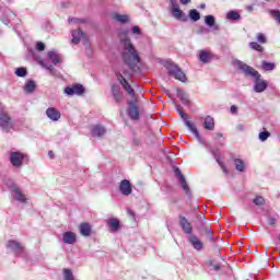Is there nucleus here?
Instances as JSON below:
<instances>
[{
  "label": "nucleus",
  "instance_id": "f257e3e1",
  "mask_svg": "<svg viewBox=\"0 0 280 280\" xmlns=\"http://www.w3.org/2000/svg\"><path fill=\"white\" fill-rule=\"evenodd\" d=\"M120 56L122 62L128 66L131 71H139V65L141 63V57L139 51L132 44L130 37H120Z\"/></svg>",
  "mask_w": 280,
  "mask_h": 280
},
{
  "label": "nucleus",
  "instance_id": "f03ea898",
  "mask_svg": "<svg viewBox=\"0 0 280 280\" xmlns=\"http://www.w3.org/2000/svg\"><path fill=\"white\" fill-rule=\"evenodd\" d=\"M233 67H235V69H237L238 71H242L244 75H248L249 78L255 79V84H254L255 93H264V91L268 89V83H266L261 79V74L259 73V71L255 70V68L244 63V61L240 59H235L233 61Z\"/></svg>",
  "mask_w": 280,
  "mask_h": 280
},
{
  "label": "nucleus",
  "instance_id": "7ed1b4c3",
  "mask_svg": "<svg viewBox=\"0 0 280 280\" xmlns=\"http://www.w3.org/2000/svg\"><path fill=\"white\" fill-rule=\"evenodd\" d=\"M164 67L167 69L168 75H172V78H175V80H179V82H187V75L185 72H183L178 65L172 61H166Z\"/></svg>",
  "mask_w": 280,
  "mask_h": 280
},
{
  "label": "nucleus",
  "instance_id": "20e7f679",
  "mask_svg": "<svg viewBox=\"0 0 280 280\" xmlns=\"http://www.w3.org/2000/svg\"><path fill=\"white\" fill-rule=\"evenodd\" d=\"M170 12L176 21H182L183 23H187V21H189V18L183 12V10H180V5L176 0L170 1Z\"/></svg>",
  "mask_w": 280,
  "mask_h": 280
},
{
  "label": "nucleus",
  "instance_id": "39448f33",
  "mask_svg": "<svg viewBox=\"0 0 280 280\" xmlns=\"http://www.w3.org/2000/svg\"><path fill=\"white\" fill-rule=\"evenodd\" d=\"M27 159V154L20 151H11L9 153V161L13 167H23V163Z\"/></svg>",
  "mask_w": 280,
  "mask_h": 280
},
{
  "label": "nucleus",
  "instance_id": "423d86ee",
  "mask_svg": "<svg viewBox=\"0 0 280 280\" xmlns=\"http://www.w3.org/2000/svg\"><path fill=\"white\" fill-rule=\"evenodd\" d=\"M0 128L2 132H10L14 128L12 117L5 110L0 112Z\"/></svg>",
  "mask_w": 280,
  "mask_h": 280
},
{
  "label": "nucleus",
  "instance_id": "0eeeda50",
  "mask_svg": "<svg viewBox=\"0 0 280 280\" xmlns=\"http://www.w3.org/2000/svg\"><path fill=\"white\" fill-rule=\"evenodd\" d=\"M178 115L184 120V124L188 128V130H190L194 133L197 141H199V143H202V137H200V132H198V128H196V125H194V122L187 120V114H185V112L183 110H179Z\"/></svg>",
  "mask_w": 280,
  "mask_h": 280
},
{
  "label": "nucleus",
  "instance_id": "6e6552de",
  "mask_svg": "<svg viewBox=\"0 0 280 280\" xmlns=\"http://www.w3.org/2000/svg\"><path fill=\"white\" fill-rule=\"evenodd\" d=\"M63 92L66 93V95H68V97H73V95H84V93H86V90L82 84H74L72 86L65 88Z\"/></svg>",
  "mask_w": 280,
  "mask_h": 280
},
{
  "label": "nucleus",
  "instance_id": "1a4fd4ad",
  "mask_svg": "<svg viewBox=\"0 0 280 280\" xmlns=\"http://www.w3.org/2000/svg\"><path fill=\"white\" fill-rule=\"evenodd\" d=\"M11 196L13 200H16L18 202H21L22 205H25L27 202V196L19 188L18 186H11Z\"/></svg>",
  "mask_w": 280,
  "mask_h": 280
},
{
  "label": "nucleus",
  "instance_id": "9d476101",
  "mask_svg": "<svg viewBox=\"0 0 280 280\" xmlns=\"http://www.w3.org/2000/svg\"><path fill=\"white\" fill-rule=\"evenodd\" d=\"M112 97L116 104H121L124 100V92L121 86L117 83L112 84Z\"/></svg>",
  "mask_w": 280,
  "mask_h": 280
},
{
  "label": "nucleus",
  "instance_id": "9b49d317",
  "mask_svg": "<svg viewBox=\"0 0 280 280\" xmlns=\"http://www.w3.org/2000/svg\"><path fill=\"white\" fill-rule=\"evenodd\" d=\"M179 226L186 235H194V226H191V222L183 215H179Z\"/></svg>",
  "mask_w": 280,
  "mask_h": 280
},
{
  "label": "nucleus",
  "instance_id": "f8f14e48",
  "mask_svg": "<svg viewBox=\"0 0 280 280\" xmlns=\"http://www.w3.org/2000/svg\"><path fill=\"white\" fill-rule=\"evenodd\" d=\"M174 172H175V176L179 180L180 187L184 189L185 194L189 196L191 191L189 190V185H187V179L185 178V175H183V173L180 172V168H175Z\"/></svg>",
  "mask_w": 280,
  "mask_h": 280
},
{
  "label": "nucleus",
  "instance_id": "ddd939ff",
  "mask_svg": "<svg viewBox=\"0 0 280 280\" xmlns=\"http://www.w3.org/2000/svg\"><path fill=\"white\" fill-rule=\"evenodd\" d=\"M128 116L130 119H133V121L139 120V106H137L135 101L128 102Z\"/></svg>",
  "mask_w": 280,
  "mask_h": 280
},
{
  "label": "nucleus",
  "instance_id": "4468645a",
  "mask_svg": "<svg viewBox=\"0 0 280 280\" xmlns=\"http://www.w3.org/2000/svg\"><path fill=\"white\" fill-rule=\"evenodd\" d=\"M188 242L190 244V246H192V248H195V250H202V248H205V243L198 238L196 236V234H190V236H188Z\"/></svg>",
  "mask_w": 280,
  "mask_h": 280
},
{
  "label": "nucleus",
  "instance_id": "2eb2a0df",
  "mask_svg": "<svg viewBox=\"0 0 280 280\" xmlns=\"http://www.w3.org/2000/svg\"><path fill=\"white\" fill-rule=\"evenodd\" d=\"M119 191L122 196H130L132 194V184H130V180L122 179L119 184Z\"/></svg>",
  "mask_w": 280,
  "mask_h": 280
},
{
  "label": "nucleus",
  "instance_id": "dca6fc26",
  "mask_svg": "<svg viewBox=\"0 0 280 280\" xmlns=\"http://www.w3.org/2000/svg\"><path fill=\"white\" fill-rule=\"evenodd\" d=\"M46 117H48L50 121H59L60 117H62V114L60 110L56 109V107H48L46 109Z\"/></svg>",
  "mask_w": 280,
  "mask_h": 280
},
{
  "label": "nucleus",
  "instance_id": "f3484780",
  "mask_svg": "<svg viewBox=\"0 0 280 280\" xmlns=\"http://www.w3.org/2000/svg\"><path fill=\"white\" fill-rule=\"evenodd\" d=\"M199 61L202 62V65H209L211 60H213V54L209 50H199Z\"/></svg>",
  "mask_w": 280,
  "mask_h": 280
},
{
  "label": "nucleus",
  "instance_id": "a211bd4d",
  "mask_svg": "<svg viewBox=\"0 0 280 280\" xmlns=\"http://www.w3.org/2000/svg\"><path fill=\"white\" fill-rule=\"evenodd\" d=\"M62 242L63 244L73 245L75 242H78V236L71 231L65 232L62 234Z\"/></svg>",
  "mask_w": 280,
  "mask_h": 280
},
{
  "label": "nucleus",
  "instance_id": "6ab92c4d",
  "mask_svg": "<svg viewBox=\"0 0 280 280\" xmlns=\"http://www.w3.org/2000/svg\"><path fill=\"white\" fill-rule=\"evenodd\" d=\"M79 233L82 237H91V233H93V228L90 223H81L79 225Z\"/></svg>",
  "mask_w": 280,
  "mask_h": 280
},
{
  "label": "nucleus",
  "instance_id": "aec40b11",
  "mask_svg": "<svg viewBox=\"0 0 280 280\" xmlns=\"http://www.w3.org/2000/svg\"><path fill=\"white\" fill-rule=\"evenodd\" d=\"M7 248H10V250H12L15 255H21V253H23V245L16 241H9Z\"/></svg>",
  "mask_w": 280,
  "mask_h": 280
},
{
  "label": "nucleus",
  "instance_id": "412c9836",
  "mask_svg": "<svg viewBox=\"0 0 280 280\" xmlns=\"http://www.w3.org/2000/svg\"><path fill=\"white\" fill-rule=\"evenodd\" d=\"M80 40H86V34L80 28L72 31V44L78 45Z\"/></svg>",
  "mask_w": 280,
  "mask_h": 280
},
{
  "label": "nucleus",
  "instance_id": "4be33fe9",
  "mask_svg": "<svg viewBox=\"0 0 280 280\" xmlns=\"http://www.w3.org/2000/svg\"><path fill=\"white\" fill-rule=\"evenodd\" d=\"M47 58L48 60H50L51 65H54V67L60 65V62H62V57H60L59 54H57L55 50H49L47 52Z\"/></svg>",
  "mask_w": 280,
  "mask_h": 280
},
{
  "label": "nucleus",
  "instance_id": "5701e85b",
  "mask_svg": "<svg viewBox=\"0 0 280 280\" xmlns=\"http://www.w3.org/2000/svg\"><path fill=\"white\" fill-rule=\"evenodd\" d=\"M91 132L93 137H104V135H106V128L102 125H93L91 127Z\"/></svg>",
  "mask_w": 280,
  "mask_h": 280
},
{
  "label": "nucleus",
  "instance_id": "b1692460",
  "mask_svg": "<svg viewBox=\"0 0 280 280\" xmlns=\"http://www.w3.org/2000/svg\"><path fill=\"white\" fill-rule=\"evenodd\" d=\"M205 23L208 27H210V30H214V32H218V30H220V26L215 24V16L213 15H206Z\"/></svg>",
  "mask_w": 280,
  "mask_h": 280
},
{
  "label": "nucleus",
  "instance_id": "393cba45",
  "mask_svg": "<svg viewBox=\"0 0 280 280\" xmlns=\"http://www.w3.org/2000/svg\"><path fill=\"white\" fill-rule=\"evenodd\" d=\"M37 62L40 65V67L47 69L50 75H56V68H54V65L47 62L46 59H39Z\"/></svg>",
  "mask_w": 280,
  "mask_h": 280
},
{
  "label": "nucleus",
  "instance_id": "a878e982",
  "mask_svg": "<svg viewBox=\"0 0 280 280\" xmlns=\"http://www.w3.org/2000/svg\"><path fill=\"white\" fill-rule=\"evenodd\" d=\"M176 95L180 100L182 104H184L185 106H189V104H190L189 94L185 93V91H183L180 89H177Z\"/></svg>",
  "mask_w": 280,
  "mask_h": 280
},
{
  "label": "nucleus",
  "instance_id": "bb28decb",
  "mask_svg": "<svg viewBox=\"0 0 280 280\" xmlns=\"http://www.w3.org/2000/svg\"><path fill=\"white\" fill-rule=\"evenodd\" d=\"M107 226H109L112 233H117V231H119V220L115 219V218H110L107 220Z\"/></svg>",
  "mask_w": 280,
  "mask_h": 280
},
{
  "label": "nucleus",
  "instance_id": "cd10ccee",
  "mask_svg": "<svg viewBox=\"0 0 280 280\" xmlns=\"http://www.w3.org/2000/svg\"><path fill=\"white\" fill-rule=\"evenodd\" d=\"M113 19H114V21L121 23V25H126V23L130 22V16H128L126 14L114 13Z\"/></svg>",
  "mask_w": 280,
  "mask_h": 280
},
{
  "label": "nucleus",
  "instance_id": "c85d7f7f",
  "mask_svg": "<svg viewBox=\"0 0 280 280\" xmlns=\"http://www.w3.org/2000/svg\"><path fill=\"white\" fill-rule=\"evenodd\" d=\"M203 128L206 130H214L215 129V120H213V117L207 116L203 119Z\"/></svg>",
  "mask_w": 280,
  "mask_h": 280
},
{
  "label": "nucleus",
  "instance_id": "c756f323",
  "mask_svg": "<svg viewBox=\"0 0 280 280\" xmlns=\"http://www.w3.org/2000/svg\"><path fill=\"white\" fill-rule=\"evenodd\" d=\"M122 89L132 97V100H137V93L135 92V89L128 83V81H125V83L121 84Z\"/></svg>",
  "mask_w": 280,
  "mask_h": 280
},
{
  "label": "nucleus",
  "instance_id": "7c9ffc66",
  "mask_svg": "<svg viewBox=\"0 0 280 280\" xmlns=\"http://www.w3.org/2000/svg\"><path fill=\"white\" fill-rule=\"evenodd\" d=\"M277 65L275 62L266 61L264 60L261 62V69L262 71H275Z\"/></svg>",
  "mask_w": 280,
  "mask_h": 280
},
{
  "label": "nucleus",
  "instance_id": "2f4dec72",
  "mask_svg": "<svg viewBox=\"0 0 280 280\" xmlns=\"http://www.w3.org/2000/svg\"><path fill=\"white\" fill-rule=\"evenodd\" d=\"M34 91H36V83L32 80H28L24 85V92L30 94V93H34Z\"/></svg>",
  "mask_w": 280,
  "mask_h": 280
},
{
  "label": "nucleus",
  "instance_id": "473e14b6",
  "mask_svg": "<svg viewBox=\"0 0 280 280\" xmlns=\"http://www.w3.org/2000/svg\"><path fill=\"white\" fill-rule=\"evenodd\" d=\"M225 18L228 21H240V19H242V15H240V12L237 11H229Z\"/></svg>",
  "mask_w": 280,
  "mask_h": 280
},
{
  "label": "nucleus",
  "instance_id": "72a5a7b5",
  "mask_svg": "<svg viewBox=\"0 0 280 280\" xmlns=\"http://www.w3.org/2000/svg\"><path fill=\"white\" fill-rule=\"evenodd\" d=\"M188 16L190 21H194L195 23L200 21V12L198 10L192 9L188 12Z\"/></svg>",
  "mask_w": 280,
  "mask_h": 280
},
{
  "label": "nucleus",
  "instance_id": "f704fd0d",
  "mask_svg": "<svg viewBox=\"0 0 280 280\" xmlns=\"http://www.w3.org/2000/svg\"><path fill=\"white\" fill-rule=\"evenodd\" d=\"M234 165H235L236 172H244V170L246 168L244 164V160L242 159H234Z\"/></svg>",
  "mask_w": 280,
  "mask_h": 280
},
{
  "label": "nucleus",
  "instance_id": "c9c22d12",
  "mask_svg": "<svg viewBox=\"0 0 280 280\" xmlns=\"http://www.w3.org/2000/svg\"><path fill=\"white\" fill-rule=\"evenodd\" d=\"M63 280H75V277L73 276V271L68 268L62 269Z\"/></svg>",
  "mask_w": 280,
  "mask_h": 280
},
{
  "label": "nucleus",
  "instance_id": "e433bc0d",
  "mask_svg": "<svg viewBox=\"0 0 280 280\" xmlns=\"http://www.w3.org/2000/svg\"><path fill=\"white\" fill-rule=\"evenodd\" d=\"M253 202L256 205V207H264V205H266V199H264L261 196H256Z\"/></svg>",
  "mask_w": 280,
  "mask_h": 280
},
{
  "label": "nucleus",
  "instance_id": "4c0bfd02",
  "mask_svg": "<svg viewBox=\"0 0 280 280\" xmlns=\"http://www.w3.org/2000/svg\"><path fill=\"white\" fill-rule=\"evenodd\" d=\"M15 75H18V78H25L27 75V68H18L15 70Z\"/></svg>",
  "mask_w": 280,
  "mask_h": 280
},
{
  "label": "nucleus",
  "instance_id": "58836bf2",
  "mask_svg": "<svg viewBox=\"0 0 280 280\" xmlns=\"http://www.w3.org/2000/svg\"><path fill=\"white\" fill-rule=\"evenodd\" d=\"M249 47L255 49V51H264V47L259 45L257 42H250Z\"/></svg>",
  "mask_w": 280,
  "mask_h": 280
},
{
  "label": "nucleus",
  "instance_id": "ea45409f",
  "mask_svg": "<svg viewBox=\"0 0 280 280\" xmlns=\"http://www.w3.org/2000/svg\"><path fill=\"white\" fill-rule=\"evenodd\" d=\"M205 233H206L208 240H210V242L214 241L213 230L211 228H209V226L205 228Z\"/></svg>",
  "mask_w": 280,
  "mask_h": 280
},
{
  "label": "nucleus",
  "instance_id": "a19ab883",
  "mask_svg": "<svg viewBox=\"0 0 280 280\" xmlns=\"http://www.w3.org/2000/svg\"><path fill=\"white\" fill-rule=\"evenodd\" d=\"M270 137V133L269 131H261L259 135H258V139L259 141H268V138Z\"/></svg>",
  "mask_w": 280,
  "mask_h": 280
},
{
  "label": "nucleus",
  "instance_id": "79ce46f5",
  "mask_svg": "<svg viewBox=\"0 0 280 280\" xmlns=\"http://www.w3.org/2000/svg\"><path fill=\"white\" fill-rule=\"evenodd\" d=\"M270 14H271V16H273V19L276 21H278V23H280V11L279 10H271Z\"/></svg>",
  "mask_w": 280,
  "mask_h": 280
},
{
  "label": "nucleus",
  "instance_id": "37998d69",
  "mask_svg": "<svg viewBox=\"0 0 280 280\" xmlns=\"http://www.w3.org/2000/svg\"><path fill=\"white\" fill-rule=\"evenodd\" d=\"M217 163L220 165V167L224 174H229V168H226V166H224V164H222V162L220 161V158H217Z\"/></svg>",
  "mask_w": 280,
  "mask_h": 280
},
{
  "label": "nucleus",
  "instance_id": "c03bdc74",
  "mask_svg": "<svg viewBox=\"0 0 280 280\" xmlns=\"http://www.w3.org/2000/svg\"><path fill=\"white\" fill-rule=\"evenodd\" d=\"M131 33L136 34L137 36H141V27L139 26H132L131 27Z\"/></svg>",
  "mask_w": 280,
  "mask_h": 280
},
{
  "label": "nucleus",
  "instance_id": "a18cd8bd",
  "mask_svg": "<svg viewBox=\"0 0 280 280\" xmlns=\"http://www.w3.org/2000/svg\"><path fill=\"white\" fill-rule=\"evenodd\" d=\"M36 50H37V51H45V43H43V42H37V43H36Z\"/></svg>",
  "mask_w": 280,
  "mask_h": 280
},
{
  "label": "nucleus",
  "instance_id": "49530a36",
  "mask_svg": "<svg viewBox=\"0 0 280 280\" xmlns=\"http://www.w3.org/2000/svg\"><path fill=\"white\" fill-rule=\"evenodd\" d=\"M121 38H128V30H121L119 31V39Z\"/></svg>",
  "mask_w": 280,
  "mask_h": 280
},
{
  "label": "nucleus",
  "instance_id": "de8ad7c7",
  "mask_svg": "<svg viewBox=\"0 0 280 280\" xmlns=\"http://www.w3.org/2000/svg\"><path fill=\"white\" fill-rule=\"evenodd\" d=\"M117 80L120 84H126V82H128V80H126L121 73L117 74Z\"/></svg>",
  "mask_w": 280,
  "mask_h": 280
},
{
  "label": "nucleus",
  "instance_id": "09e8293b",
  "mask_svg": "<svg viewBox=\"0 0 280 280\" xmlns=\"http://www.w3.org/2000/svg\"><path fill=\"white\" fill-rule=\"evenodd\" d=\"M257 40H258V43H261L264 45L266 43V36H264L262 33H259L257 35Z\"/></svg>",
  "mask_w": 280,
  "mask_h": 280
},
{
  "label": "nucleus",
  "instance_id": "8fccbe9b",
  "mask_svg": "<svg viewBox=\"0 0 280 280\" xmlns=\"http://www.w3.org/2000/svg\"><path fill=\"white\" fill-rule=\"evenodd\" d=\"M68 23H84V21L78 18H69Z\"/></svg>",
  "mask_w": 280,
  "mask_h": 280
},
{
  "label": "nucleus",
  "instance_id": "3c124183",
  "mask_svg": "<svg viewBox=\"0 0 280 280\" xmlns=\"http://www.w3.org/2000/svg\"><path fill=\"white\" fill-rule=\"evenodd\" d=\"M209 265L213 268V270L218 271L220 270V265L215 264L213 260L209 262Z\"/></svg>",
  "mask_w": 280,
  "mask_h": 280
},
{
  "label": "nucleus",
  "instance_id": "603ef678",
  "mask_svg": "<svg viewBox=\"0 0 280 280\" xmlns=\"http://www.w3.org/2000/svg\"><path fill=\"white\" fill-rule=\"evenodd\" d=\"M230 112H231L232 115H236V114H237V106L232 105V106L230 107Z\"/></svg>",
  "mask_w": 280,
  "mask_h": 280
},
{
  "label": "nucleus",
  "instance_id": "864d4df0",
  "mask_svg": "<svg viewBox=\"0 0 280 280\" xmlns=\"http://www.w3.org/2000/svg\"><path fill=\"white\" fill-rule=\"evenodd\" d=\"M268 224H270V226H275V224H277V220L275 218L270 217L268 220Z\"/></svg>",
  "mask_w": 280,
  "mask_h": 280
},
{
  "label": "nucleus",
  "instance_id": "5fc2aeb1",
  "mask_svg": "<svg viewBox=\"0 0 280 280\" xmlns=\"http://www.w3.org/2000/svg\"><path fill=\"white\" fill-rule=\"evenodd\" d=\"M236 130H237L238 132H244V130H245L244 125L238 124V125L236 126Z\"/></svg>",
  "mask_w": 280,
  "mask_h": 280
},
{
  "label": "nucleus",
  "instance_id": "6e6d98bb",
  "mask_svg": "<svg viewBox=\"0 0 280 280\" xmlns=\"http://www.w3.org/2000/svg\"><path fill=\"white\" fill-rule=\"evenodd\" d=\"M179 3H182V5H187L188 3H191V0H179Z\"/></svg>",
  "mask_w": 280,
  "mask_h": 280
},
{
  "label": "nucleus",
  "instance_id": "4d7b16f0",
  "mask_svg": "<svg viewBox=\"0 0 280 280\" xmlns=\"http://www.w3.org/2000/svg\"><path fill=\"white\" fill-rule=\"evenodd\" d=\"M205 214H197V220H199V222H202V220H205Z\"/></svg>",
  "mask_w": 280,
  "mask_h": 280
},
{
  "label": "nucleus",
  "instance_id": "13d9d810",
  "mask_svg": "<svg viewBox=\"0 0 280 280\" xmlns=\"http://www.w3.org/2000/svg\"><path fill=\"white\" fill-rule=\"evenodd\" d=\"M176 110H177V113H180V110H183V106L176 105Z\"/></svg>",
  "mask_w": 280,
  "mask_h": 280
},
{
  "label": "nucleus",
  "instance_id": "bf43d9fd",
  "mask_svg": "<svg viewBox=\"0 0 280 280\" xmlns=\"http://www.w3.org/2000/svg\"><path fill=\"white\" fill-rule=\"evenodd\" d=\"M48 156H49V159H54V151H49Z\"/></svg>",
  "mask_w": 280,
  "mask_h": 280
},
{
  "label": "nucleus",
  "instance_id": "052dcab7",
  "mask_svg": "<svg viewBox=\"0 0 280 280\" xmlns=\"http://www.w3.org/2000/svg\"><path fill=\"white\" fill-rule=\"evenodd\" d=\"M128 213H129V215H131L132 218H135V211H132V210H128Z\"/></svg>",
  "mask_w": 280,
  "mask_h": 280
},
{
  "label": "nucleus",
  "instance_id": "680f3d73",
  "mask_svg": "<svg viewBox=\"0 0 280 280\" xmlns=\"http://www.w3.org/2000/svg\"><path fill=\"white\" fill-rule=\"evenodd\" d=\"M200 8H201V10H205L207 8V4L206 3H201Z\"/></svg>",
  "mask_w": 280,
  "mask_h": 280
},
{
  "label": "nucleus",
  "instance_id": "e2e57ef3",
  "mask_svg": "<svg viewBox=\"0 0 280 280\" xmlns=\"http://www.w3.org/2000/svg\"><path fill=\"white\" fill-rule=\"evenodd\" d=\"M217 139H222V133L221 132L217 133Z\"/></svg>",
  "mask_w": 280,
  "mask_h": 280
},
{
  "label": "nucleus",
  "instance_id": "0e129e2a",
  "mask_svg": "<svg viewBox=\"0 0 280 280\" xmlns=\"http://www.w3.org/2000/svg\"><path fill=\"white\" fill-rule=\"evenodd\" d=\"M248 12H253V7H247Z\"/></svg>",
  "mask_w": 280,
  "mask_h": 280
},
{
  "label": "nucleus",
  "instance_id": "69168bd1",
  "mask_svg": "<svg viewBox=\"0 0 280 280\" xmlns=\"http://www.w3.org/2000/svg\"><path fill=\"white\" fill-rule=\"evenodd\" d=\"M266 1H270V0H266Z\"/></svg>",
  "mask_w": 280,
  "mask_h": 280
}]
</instances>
